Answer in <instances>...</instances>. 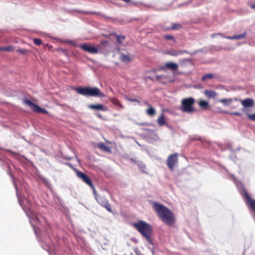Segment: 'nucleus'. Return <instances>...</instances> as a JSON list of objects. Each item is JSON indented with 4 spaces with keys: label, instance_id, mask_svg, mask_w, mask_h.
<instances>
[{
    "label": "nucleus",
    "instance_id": "nucleus-10",
    "mask_svg": "<svg viewBox=\"0 0 255 255\" xmlns=\"http://www.w3.org/2000/svg\"><path fill=\"white\" fill-rule=\"evenodd\" d=\"M246 204L255 213V200L252 199L246 190L243 191Z\"/></svg>",
    "mask_w": 255,
    "mask_h": 255
},
{
    "label": "nucleus",
    "instance_id": "nucleus-14",
    "mask_svg": "<svg viewBox=\"0 0 255 255\" xmlns=\"http://www.w3.org/2000/svg\"><path fill=\"white\" fill-rule=\"evenodd\" d=\"M187 50H172L167 51L166 53L172 56H178V55H182L184 53H188Z\"/></svg>",
    "mask_w": 255,
    "mask_h": 255
},
{
    "label": "nucleus",
    "instance_id": "nucleus-27",
    "mask_svg": "<svg viewBox=\"0 0 255 255\" xmlns=\"http://www.w3.org/2000/svg\"><path fill=\"white\" fill-rule=\"evenodd\" d=\"M223 114H229L231 116H241L242 115V114L241 113L238 112H229L226 111H223L221 112Z\"/></svg>",
    "mask_w": 255,
    "mask_h": 255
},
{
    "label": "nucleus",
    "instance_id": "nucleus-37",
    "mask_svg": "<svg viewBox=\"0 0 255 255\" xmlns=\"http://www.w3.org/2000/svg\"><path fill=\"white\" fill-rule=\"evenodd\" d=\"M108 43H109V42L107 40L101 41V44L105 46H106Z\"/></svg>",
    "mask_w": 255,
    "mask_h": 255
},
{
    "label": "nucleus",
    "instance_id": "nucleus-6",
    "mask_svg": "<svg viewBox=\"0 0 255 255\" xmlns=\"http://www.w3.org/2000/svg\"><path fill=\"white\" fill-rule=\"evenodd\" d=\"M95 199L101 206L105 208L109 212L113 213L110 204L104 196L95 194Z\"/></svg>",
    "mask_w": 255,
    "mask_h": 255
},
{
    "label": "nucleus",
    "instance_id": "nucleus-26",
    "mask_svg": "<svg viewBox=\"0 0 255 255\" xmlns=\"http://www.w3.org/2000/svg\"><path fill=\"white\" fill-rule=\"evenodd\" d=\"M125 39V36L123 35H116L117 41L119 44H122Z\"/></svg>",
    "mask_w": 255,
    "mask_h": 255
},
{
    "label": "nucleus",
    "instance_id": "nucleus-1",
    "mask_svg": "<svg viewBox=\"0 0 255 255\" xmlns=\"http://www.w3.org/2000/svg\"><path fill=\"white\" fill-rule=\"evenodd\" d=\"M152 208L157 213L158 218L168 226H173L176 218L173 212L166 206L157 202L152 203Z\"/></svg>",
    "mask_w": 255,
    "mask_h": 255
},
{
    "label": "nucleus",
    "instance_id": "nucleus-3",
    "mask_svg": "<svg viewBox=\"0 0 255 255\" xmlns=\"http://www.w3.org/2000/svg\"><path fill=\"white\" fill-rule=\"evenodd\" d=\"M75 90L79 94L85 96L98 97H106V95L97 87H78L76 88Z\"/></svg>",
    "mask_w": 255,
    "mask_h": 255
},
{
    "label": "nucleus",
    "instance_id": "nucleus-16",
    "mask_svg": "<svg viewBox=\"0 0 255 255\" xmlns=\"http://www.w3.org/2000/svg\"><path fill=\"white\" fill-rule=\"evenodd\" d=\"M179 64L182 68H185L189 65L192 64L191 59L190 58H184L179 60Z\"/></svg>",
    "mask_w": 255,
    "mask_h": 255
},
{
    "label": "nucleus",
    "instance_id": "nucleus-9",
    "mask_svg": "<svg viewBox=\"0 0 255 255\" xmlns=\"http://www.w3.org/2000/svg\"><path fill=\"white\" fill-rule=\"evenodd\" d=\"M178 68V65L174 62H168L166 63L164 65L158 67V70L166 72L167 69L171 71H176Z\"/></svg>",
    "mask_w": 255,
    "mask_h": 255
},
{
    "label": "nucleus",
    "instance_id": "nucleus-2",
    "mask_svg": "<svg viewBox=\"0 0 255 255\" xmlns=\"http://www.w3.org/2000/svg\"><path fill=\"white\" fill-rule=\"evenodd\" d=\"M132 226L146 239L149 244H152L151 237L153 229L150 224L143 221H139L133 223Z\"/></svg>",
    "mask_w": 255,
    "mask_h": 255
},
{
    "label": "nucleus",
    "instance_id": "nucleus-40",
    "mask_svg": "<svg viewBox=\"0 0 255 255\" xmlns=\"http://www.w3.org/2000/svg\"><path fill=\"white\" fill-rule=\"evenodd\" d=\"M147 78H148V79H150V80H152V81L153 80V79L152 77H150V76H147Z\"/></svg>",
    "mask_w": 255,
    "mask_h": 255
},
{
    "label": "nucleus",
    "instance_id": "nucleus-41",
    "mask_svg": "<svg viewBox=\"0 0 255 255\" xmlns=\"http://www.w3.org/2000/svg\"><path fill=\"white\" fill-rule=\"evenodd\" d=\"M4 51V47H0V51Z\"/></svg>",
    "mask_w": 255,
    "mask_h": 255
},
{
    "label": "nucleus",
    "instance_id": "nucleus-31",
    "mask_svg": "<svg viewBox=\"0 0 255 255\" xmlns=\"http://www.w3.org/2000/svg\"><path fill=\"white\" fill-rule=\"evenodd\" d=\"M33 42L36 45H40L42 44V40L37 38H35L33 39Z\"/></svg>",
    "mask_w": 255,
    "mask_h": 255
},
{
    "label": "nucleus",
    "instance_id": "nucleus-12",
    "mask_svg": "<svg viewBox=\"0 0 255 255\" xmlns=\"http://www.w3.org/2000/svg\"><path fill=\"white\" fill-rule=\"evenodd\" d=\"M246 35H247L246 32H244L243 33H242L241 34H239V35H235L233 36H225L223 35L222 33H214V34H212V37H214V36H215V35H221L222 37H225L228 39H231V40L242 39L245 38V37L246 36Z\"/></svg>",
    "mask_w": 255,
    "mask_h": 255
},
{
    "label": "nucleus",
    "instance_id": "nucleus-39",
    "mask_svg": "<svg viewBox=\"0 0 255 255\" xmlns=\"http://www.w3.org/2000/svg\"><path fill=\"white\" fill-rule=\"evenodd\" d=\"M159 71L158 70V68L157 69H153L152 70V72H153V73H156V72L157 71Z\"/></svg>",
    "mask_w": 255,
    "mask_h": 255
},
{
    "label": "nucleus",
    "instance_id": "nucleus-17",
    "mask_svg": "<svg viewBox=\"0 0 255 255\" xmlns=\"http://www.w3.org/2000/svg\"><path fill=\"white\" fill-rule=\"evenodd\" d=\"M120 60L126 63H129L131 61V58L129 55L122 53L120 57Z\"/></svg>",
    "mask_w": 255,
    "mask_h": 255
},
{
    "label": "nucleus",
    "instance_id": "nucleus-19",
    "mask_svg": "<svg viewBox=\"0 0 255 255\" xmlns=\"http://www.w3.org/2000/svg\"><path fill=\"white\" fill-rule=\"evenodd\" d=\"M97 147L103 151L111 152V148L109 146H107L104 143H100L97 144Z\"/></svg>",
    "mask_w": 255,
    "mask_h": 255
},
{
    "label": "nucleus",
    "instance_id": "nucleus-25",
    "mask_svg": "<svg viewBox=\"0 0 255 255\" xmlns=\"http://www.w3.org/2000/svg\"><path fill=\"white\" fill-rule=\"evenodd\" d=\"M233 101V99H220L219 100V102L225 105H230L232 102Z\"/></svg>",
    "mask_w": 255,
    "mask_h": 255
},
{
    "label": "nucleus",
    "instance_id": "nucleus-34",
    "mask_svg": "<svg viewBox=\"0 0 255 255\" xmlns=\"http://www.w3.org/2000/svg\"><path fill=\"white\" fill-rule=\"evenodd\" d=\"M129 101L132 102H137L138 103H140V102L139 100L135 99H131V98H128L127 99Z\"/></svg>",
    "mask_w": 255,
    "mask_h": 255
},
{
    "label": "nucleus",
    "instance_id": "nucleus-21",
    "mask_svg": "<svg viewBox=\"0 0 255 255\" xmlns=\"http://www.w3.org/2000/svg\"><path fill=\"white\" fill-rule=\"evenodd\" d=\"M145 104H147L148 106L150 107L148 109L146 110V114L150 116H154L156 114L155 110L153 107L150 106L147 102H145Z\"/></svg>",
    "mask_w": 255,
    "mask_h": 255
},
{
    "label": "nucleus",
    "instance_id": "nucleus-18",
    "mask_svg": "<svg viewBox=\"0 0 255 255\" xmlns=\"http://www.w3.org/2000/svg\"><path fill=\"white\" fill-rule=\"evenodd\" d=\"M204 94L208 98H214L217 96V93L215 91L211 90H205Z\"/></svg>",
    "mask_w": 255,
    "mask_h": 255
},
{
    "label": "nucleus",
    "instance_id": "nucleus-13",
    "mask_svg": "<svg viewBox=\"0 0 255 255\" xmlns=\"http://www.w3.org/2000/svg\"><path fill=\"white\" fill-rule=\"evenodd\" d=\"M239 101L245 108L252 107L254 104V100L251 98H247L244 100L240 99Z\"/></svg>",
    "mask_w": 255,
    "mask_h": 255
},
{
    "label": "nucleus",
    "instance_id": "nucleus-22",
    "mask_svg": "<svg viewBox=\"0 0 255 255\" xmlns=\"http://www.w3.org/2000/svg\"><path fill=\"white\" fill-rule=\"evenodd\" d=\"M157 124L160 126H163L166 124L165 121V118L163 114H162L161 116H160L158 118L157 120Z\"/></svg>",
    "mask_w": 255,
    "mask_h": 255
},
{
    "label": "nucleus",
    "instance_id": "nucleus-20",
    "mask_svg": "<svg viewBox=\"0 0 255 255\" xmlns=\"http://www.w3.org/2000/svg\"><path fill=\"white\" fill-rule=\"evenodd\" d=\"M110 100L114 105L119 106L121 109L124 108V106L120 103V101L118 99L111 98L110 99Z\"/></svg>",
    "mask_w": 255,
    "mask_h": 255
},
{
    "label": "nucleus",
    "instance_id": "nucleus-29",
    "mask_svg": "<svg viewBox=\"0 0 255 255\" xmlns=\"http://www.w3.org/2000/svg\"><path fill=\"white\" fill-rule=\"evenodd\" d=\"M138 168L142 173H146V166L145 164L140 163L138 164Z\"/></svg>",
    "mask_w": 255,
    "mask_h": 255
},
{
    "label": "nucleus",
    "instance_id": "nucleus-7",
    "mask_svg": "<svg viewBox=\"0 0 255 255\" xmlns=\"http://www.w3.org/2000/svg\"><path fill=\"white\" fill-rule=\"evenodd\" d=\"M23 102L27 105H28L31 110H32L34 112H35L37 113H46L47 111L44 109L40 108L38 105L32 103L30 100L24 98L23 99Z\"/></svg>",
    "mask_w": 255,
    "mask_h": 255
},
{
    "label": "nucleus",
    "instance_id": "nucleus-36",
    "mask_svg": "<svg viewBox=\"0 0 255 255\" xmlns=\"http://www.w3.org/2000/svg\"><path fill=\"white\" fill-rule=\"evenodd\" d=\"M18 51L21 54H25L26 53L27 50L25 49H19Z\"/></svg>",
    "mask_w": 255,
    "mask_h": 255
},
{
    "label": "nucleus",
    "instance_id": "nucleus-11",
    "mask_svg": "<svg viewBox=\"0 0 255 255\" xmlns=\"http://www.w3.org/2000/svg\"><path fill=\"white\" fill-rule=\"evenodd\" d=\"M80 47L83 50L92 54H97L99 53L98 48L89 44L84 43L80 46Z\"/></svg>",
    "mask_w": 255,
    "mask_h": 255
},
{
    "label": "nucleus",
    "instance_id": "nucleus-42",
    "mask_svg": "<svg viewBox=\"0 0 255 255\" xmlns=\"http://www.w3.org/2000/svg\"><path fill=\"white\" fill-rule=\"evenodd\" d=\"M233 99V101L234 100V101H239L240 100V99H238V98H234V99Z\"/></svg>",
    "mask_w": 255,
    "mask_h": 255
},
{
    "label": "nucleus",
    "instance_id": "nucleus-32",
    "mask_svg": "<svg viewBox=\"0 0 255 255\" xmlns=\"http://www.w3.org/2000/svg\"><path fill=\"white\" fill-rule=\"evenodd\" d=\"M14 48L13 46H8L7 47H4V51L11 52L13 51Z\"/></svg>",
    "mask_w": 255,
    "mask_h": 255
},
{
    "label": "nucleus",
    "instance_id": "nucleus-15",
    "mask_svg": "<svg viewBox=\"0 0 255 255\" xmlns=\"http://www.w3.org/2000/svg\"><path fill=\"white\" fill-rule=\"evenodd\" d=\"M88 107L93 110H101L102 111H108V109L107 107L104 106L102 104H91L88 106Z\"/></svg>",
    "mask_w": 255,
    "mask_h": 255
},
{
    "label": "nucleus",
    "instance_id": "nucleus-4",
    "mask_svg": "<svg viewBox=\"0 0 255 255\" xmlns=\"http://www.w3.org/2000/svg\"><path fill=\"white\" fill-rule=\"evenodd\" d=\"M195 100L192 97L183 99L181 101L180 109L184 113L192 114L196 112L193 106L195 103Z\"/></svg>",
    "mask_w": 255,
    "mask_h": 255
},
{
    "label": "nucleus",
    "instance_id": "nucleus-38",
    "mask_svg": "<svg viewBox=\"0 0 255 255\" xmlns=\"http://www.w3.org/2000/svg\"><path fill=\"white\" fill-rule=\"evenodd\" d=\"M251 7L252 8H253V9H255V3L254 4H252V5H251Z\"/></svg>",
    "mask_w": 255,
    "mask_h": 255
},
{
    "label": "nucleus",
    "instance_id": "nucleus-5",
    "mask_svg": "<svg viewBox=\"0 0 255 255\" xmlns=\"http://www.w3.org/2000/svg\"><path fill=\"white\" fill-rule=\"evenodd\" d=\"M178 154L174 153L170 154L166 160L167 165L170 171H173L176 165L178 162Z\"/></svg>",
    "mask_w": 255,
    "mask_h": 255
},
{
    "label": "nucleus",
    "instance_id": "nucleus-8",
    "mask_svg": "<svg viewBox=\"0 0 255 255\" xmlns=\"http://www.w3.org/2000/svg\"><path fill=\"white\" fill-rule=\"evenodd\" d=\"M76 175L80 178L84 183L88 185L91 188L94 189V186L91 178L84 173L79 171H76Z\"/></svg>",
    "mask_w": 255,
    "mask_h": 255
},
{
    "label": "nucleus",
    "instance_id": "nucleus-28",
    "mask_svg": "<svg viewBox=\"0 0 255 255\" xmlns=\"http://www.w3.org/2000/svg\"><path fill=\"white\" fill-rule=\"evenodd\" d=\"M182 28L181 24L177 23H173L172 24V27H171V29L174 30H179Z\"/></svg>",
    "mask_w": 255,
    "mask_h": 255
},
{
    "label": "nucleus",
    "instance_id": "nucleus-23",
    "mask_svg": "<svg viewBox=\"0 0 255 255\" xmlns=\"http://www.w3.org/2000/svg\"><path fill=\"white\" fill-rule=\"evenodd\" d=\"M199 106L204 109H207L209 108V103L207 101L201 100L199 103Z\"/></svg>",
    "mask_w": 255,
    "mask_h": 255
},
{
    "label": "nucleus",
    "instance_id": "nucleus-33",
    "mask_svg": "<svg viewBox=\"0 0 255 255\" xmlns=\"http://www.w3.org/2000/svg\"><path fill=\"white\" fill-rule=\"evenodd\" d=\"M247 117L249 120L252 121H255V114H248Z\"/></svg>",
    "mask_w": 255,
    "mask_h": 255
},
{
    "label": "nucleus",
    "instance_id": "nucleus-30",
    "mask_svg": "<svg viewBox=\"0 0 255 255\" xmlns=\"http://www.w3.org/2000/svg\"><path fill=\"white\" fill-rule=\"evenodd\" d=\"M163 38L166 40H173L174 42L176 41L175 37L172 35H164Z\"/></svg>",
    "mask_w": 255,
    "mask_h": 255
},
{
    "label": "nucleus",
    "instance_id": "nucleus-35",
    "mask_svg": "<svg viewBox=\"0 0 255 255\" xmlns=\"http://www.w3.org/2000/svg\"><path fill=\"white\" fill-rule=\"evenodd\" d=\"M165 78V76H163V75H156L155 77V79L157 81L160 80L161 78Z\"/></svg>",
    "mask_w": 255,
    "mask_h": 255
},
{
    "label": "nucleus",
    "instance_id": "nucleus-24",
    "mask_svg": "<svg viewBox=\"0 0 255 255\" xmlns=\"http://www.w3.org/2000/svg\"><path fill=\"white\" fill-rule=\"evenodd\" d=\"M214 78V76L212 73H208L207 74L204 75L202 77V81H207L209 79H213Z\"/></svg>",
    "mask_w": 255,
    "mask_h": 255
}]
</instances>
